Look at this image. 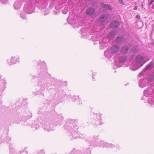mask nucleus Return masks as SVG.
<instances>
[{"label":"nucleus","mask_w":154,"mask_h":154,"mask_svg":"<svg viewBox=\"0 0 154 154\" xmlns=\"http://www.w3.org/2000/svg\"><path fill=\"white\" fill-rule=\"evenodd\" d=\"M65 129L68 130L71 134L69 137L70 138L77 139L79 137L77 130L78 129V126L77 122L72 121H67L64 126Z\"/></svg>","instance_id":"1"},{"label":"nucleus","mask_w":154,"mask_h":154,"mask_svg":"<svg viewBox=\"0 0 154 154\" xmlns=\"http://www.w3.org/2000/svg\"><path fill=\"white\" fill-rule=\"evenodd\" d=\"M143 93L144 96L142 97V99L145 100V97H149L146 99L148 102L150 104H154V87L148 88L145 90Z\"/></svg>","instance_id":"2"},{"label":"nucleus","mask_w":154,"mask_h":154,"mask_svg":"<svg viewBox=\"0 0 154 154\" xmlns=\"http://www.w3.org/2000/svg\"><path fill=\"white\" fill-rule=\"evenodd\" d=\"M136 61L137 63V64L134 65V67L132 66L130 67V69L132 70L135 71L139 69L146 62V61L145 60V56L138 55L137 56Z\"/></svg>","instance_id":"3"},{"label":"nucleus","mask_w":154,"mask_h":154,"mask_svg":"<svg viewBox=\"0 0 154 154\" xmlns=\"http://www.w3.org/2000/svg\"><path fill=\"white\" fill-rule=\"evenodd\" d=\"M98 137L97 136H94L93 138L91 137L89 140L88 139V141L89 142H90V144L91 146L94 145L95 146H102L103 147H107L108 143L107 142H104L103 141H98L96 144L95 141L98 139Z\"/></svg>","instance_id":"4"},{"label":"nucleus","mask_w":154,"mask_h":154,"mask_svg":"<svg viewBox=\"0 0 154 154\" xmlns=\"http://www.w3.org/2000/svg\"><path fill=\"white\" fill-rule=\"evenodd\" d=\"M101 114H94L93 115V121L91 123L96 125H101L104 124L101 117Z\"/></svg>","instance_id":"5"},{"label":"nucleus","mask_w":154,"mask_h":154,"mask_svg":"<svg viewBox=\"0 0 154 154\" xmlns=\"http://www.w3.org/2000/svg\"><path fill=\"white\" fill-rule=\"evenodd\" d=\"M35 8L34 6L31 3H26L25 4L24 7V10L25 12L28 14L33 13Z\"/></svg>","instance_id":"6"},{"label":"nucleus","mask_w":154,"mask_h":154,"mask_svg":"<svg viewBox=\"0 0 154 154\" xmlns=\"http://www.w3.org/2000/svg\"><path fill=\"white\" fill-rule=\"evenodd\" d=\"M127 57L125 55H123L120 56L119 58L118 62L115 60L114 64L116 66L118 67H120L122 65L123 63L125 62L127 60Z\"/></svg>","instance_id":"7"},{"label":"nucleus","mask_w":154,"mask_h":154,"mask_svg":"<svg viewBox=\"0 0 154 154\" xmlns=\"http://www.w3.org/2000/svg\"><path fill=\"white\" fill-rule=\"evenodd\" d=\"M20 61L19 57H12L10 58L7 60V64L9 65L14 64Z\"/></svg>","instance_id":"8"},{"label":"nucleus","mask_w":154,"mask_h":154,"mask_svg":"<svg viewBox=\"0 0 154 154\" xmlns=\"http://www.w3.org/2000/svg\"><path fill=\"white\" fill-rule=\"evenodd\" d=\"M148 83H149V82L147 79H142L139 80V86L140 87L142 88L146 86Z\"/></svg>","instance_id":"9"},{"label":"nucleus","mask_w":154,"mask_h":154,"mask_svg":"<svg viewBox=\"0 0 154 154\" xmlns=\"http://www.w3.org/2000/svg\"><path fill=\"white\" fill-rule=\"evenodd\" d=\"M110 51L113 54H115L119 51L120 49V47L116 45H113L110 48Z\"/></svg>","instance_id":"10"},{"label":"nucleus","mask_w":154,"mask_h":154,"mask_svg":"<svg viewBox=\"0 0 154 154\" xmlns=\"http://www.w3.org/2000/svg\"><path fill=\"white\" fill-rule=\"evenodd\" d=\"M95 11V9L92 7H90L86 10V13L87 15L91 16L94 14Z\"/></svg>","instance_id":"11"},{"label":"nucleus","mask_w":154,"mask_h":154,"mask_svg":"<svg viewBox=\"0 0 154 154\" xmlns=\"http://www.w3.org/2000/svg\"><path fill=\"white\" fill-rule=\"evenodd\" d=\"M108 16L105 14H102L100 15L99 20L101 23H103L106 21L108 19Z\"/></svg>","instance_id":"12"},{"label":"nucleus","mask_w":154,"mask_h":154,"mask_svg":"<svg viewBox=\"0 0 154 154\" xmlns=\"http://www.w3.org/2000/svg\"><path fill=\"white\" fill-rule=\"evenodd\" d=\"M44 129L45 130L47 131H49L54 130L53 128V125L52 124H48L44 125Z\"/></svg>","instance_id":"13"},{"label":"nucleus","mask_w":154,"mask_h":154,"mask_svg":"<svg viewBox=\"0 0 154 154\" xmlns=\"http://www.w3.org/2000/svg\"><path fill=\"white\" fill-rule=\"evenodd\" d=\"M38 85L41 86V90L43 91L47 87V85L44 83L43 80L39 81L38 82Z\"/></svg>","instance_id":"14"},{"label":"nucleus","mask_w":154,"mask_h":154,"mask_svg":"<svg viewBox=\"0 0 154 154\" xmlns=\"http://www.w3.org/2000/svg\"><path fill=\"white\" fill-rule=\"evenodd\" d=\"M119 22L115 20L111 21L110 23V26L112 29L117 27L119 26Z\"/></svg>","instance_id":"15"},{"label":"nucleus","mask_w":154,"mask_h":154,"mask_svg":"<svg viewBox=\"0 0 154 154\" xmlns=\"http://www.w3.org/2000/svg\"><path fill=\"white\" fill-rule=\"evenodd\" d=\"M113 54V53L110 51V49H107L104 52V55L107 58L111 57L112 56Z\"/></svg>","instance_id":"16"},{"label":"nucleus","mask_w":154,"mask_h":154,"mask_svg":"<svg viewBox=\"0 0 154 154\" xmlns=\"http://www.w3.org/2000/svg\"><path fill=\"white\" fill-rule=\"evenodd\" d=\"M115 33V30H112L107 34V37L110 39H112L114 37Z\"/></svg>","instance_id":"17"},{"label":"nucleus","mask_w":154,"mask_h":154,"mask_svg":"<svg viewBox=\"0 0 154 154\" xmlns=\"http://www.w3.org/2000/svg\"><path fill=\"white\" fill-rule=\"evenodd\" d=\"M108 147H110L111 148H115V149L116 150H119L120 147L119 145H115L112 143H108Z\"/></svg>","instance_id":"18"},{"label":"nucleus","mask_w":154,"mask_h":154,"mask_svg":"<svg viewBox=\"0 0 154 154\" xmlns=\"http://www.w3.org/2000/svg\"><path fill=\"white\" fill-rule=\"evenodd\" d=\"M21 4L19 1H16L14 3V6L15 9H18L21 7Z\"/></svg>","instance_id":"19"},{"label":"nucleus","mask_w":154,"mask_h":154,"mask_svg":"<svg viewBox=\"0 0 154 154\" xmlns=\"http://www.w3.org/2000/svg\"><path fill=\"white\" fill-rule=\"evenodd\" d=\"M101 5L103 8H105L106 10H112L111 6L108 4H104L103 2H101Z\"/></svg>","instance_id":"20"},{"label":"nucleus","mask_w":154,"mask_h":154,"mask_svg":"<svg viewBox=\"0 0 154 154\" xmlns=\"http://www.w3.org/2000/svg\"><path fill=\"white\" fill-rule=\"evenodd\" d=\"M116 41L117 43L121 44L123 42L124 38L122 36H118L116 39Z\"/></svg>","instance_id":"21"},{"label":"nucleus","mask_w":154,"mask_h":154,"mask_svg":"<svg viewBox=\"0 0 154 154\" xmlns=\"http://www.w3.org/2000/svg\"><path fill=\"white\" fill-rule=\"evenodd\" d=\"M63 118L62 116H60L58 119H56V125H60L61 124V122L63 120Z\"/></svg>","instance_id":"22"},{"label":"nucleus","mask_w":154,"mask_h":154,"mask_svg":"<svg viewBox=\"0 0 154 154\" xmlns=\"http://www.w3.org/2000/svg\"><path fill=\"white\" fill-rule=\"evenodd\" d=\"M128 50V48L127 46H124L122 48L121 51L123 54H126L127 53Z\"/></svg>","instance_id":"23"},{"label":"nucleus","mask_w":154,"mask_h":154,"mask_svg":"<svg viewBox=\"0 0 154 154\" xmlns=\"http://www.w3.org/2000/svg\"><path fill=\"white\" fill-rule=\"evenodd\" d=\"M153 67V64L152 62L148 64L146 66V69H150L152 68Z\"/></svg>","instance_id":"24"},{"label":"nucleus","mask_w":154,"mask_h":154,"mask_svg":"<svg viewBox=\"0 0 154 154\" xmlns=\"http://www.w3.org/2000/svg\"><path fill=\"white\" fill-rule=\"evenodd\" d=\"M147 80L149 82V81H152L154 80V75H150L149 76L148 78L147 79Z\"/></svg>","instance_id":"25"},{"label":"nucleus","mask_w":154,"mask_h":154,"mask_svg":"<svg viewBox=\"0 0 154 154\" xmlns=\"http://www.w3.org/2000/svg\"><path fill=\"white\" fill-rule=\"evenodd\" d=\"M20 17L23 19H25L26 17V15L24 12H22L20 13Z\"/></svg>","instance_id":"26"},{"label":"nucleus","mask_w":154,"mask_h":154,"mask_svg":"<svg viewBox=\"0 0 154 154\" xmlns=\"http://www.w3.org/2000/svg\"><path fill=\"white\" fill-rule=\"evenodd\" d=\"M154 2V0H149L148 2V6H150L151 5H152Z\"/></svg>","instance_id":"27"},{"label":"nucleus","mask_w":154,"mask_h":154,"mask_svg":"<svg viewBox=\"0 0 154 154\" xmlns=\"http://www.w3.org/2000/svg\"><path fill=\"white\" fill-rule=\"evenodd\" d=\"M0 1L2 3L5 4L7 2L8 0H0Z\"/></svg>","instance_id":"28"},{"label":"nucleus","mask_w":154,"mask_h":154,"mask_svg":"<svg viewBox=\"0 0 154 154\" xmlns=\"http://www.w3.org/2000/svg\"><path fill=\"white\" fill-rule=\"evenodd\" d=\"M145 70V69H144L143 71L140 73L139 75V76L140 77L141 76V75L143 74V72Z\"/></svg>","instance_id":"29"},{"label":"nucleus","mask_w":154,"mask_h":154,"mask_svg":"<svg viewBox=\"0 0 154 154\" xmlns=\"http://www.w3.org/2000/svg\"><path fill=\"white\" fill-rule=\"evenodd\" d=\"M75 154H83V153L81 151H76L75 152Z\"/></svg>","instance_id":"30"},{"label":"nucleus","mask_w":154,"mask_h":154,"mask_svg":"<svg viewBox=\"0 0 154 154\" xmlns=\"http://www.w3.org/2000/svg\"><path fill=\"white\" fill-rule=\"evenodd\" d=\"M119 1L121 4H123V0H119Z\"/></svg>","instance_id":"31"},{"label":"nucleus","mask_w":154,"mask_h":154,"mask_svg":"<svg viewBox=\"0 0 154 154\" xmlns=\"http://www.w3.org/2000/svg\"><path fill=\"white\" fill-rule=\"evenodd\" d=\"M74 98H73V99H79V97L78 96H75V97H73Z\"/></svg>","instance_id":"32"},{"label":"nucleus","mask_w":154,"mask_h":154,"mask_svg":"<svg viewBox=\"0 0 154 154\" xmlns=\"http://www.w3.org/2000/svg\"><path fill=\"white\" fill-rule=\"evenodd\" d=\"M137 9V7L136 6H135L134 8V10H136Z\"/></svg>","instance_id":"33"},{"label":"nucleus","mask_w":154,"mask_h":154,"mask_svg":"<svg viewBox=\"0 0 154 154\" xmlns=\"http://www.w3.org/2000/svg\"><path fill=\"white\" fill-rule=\"evenodd\" d=\"M136 18H140V16L139 15H137L136 16Z\"/></svg>","instance_id":"34"},{"label":"nucleus","mask_w":154,"mask_h":154,"mask_svg":"<svg viewBox=\"0 0 154 154\" xmlns=\"http://www.w3.org/2000/svg\"><path fill=\"white\" fill-rule=\"evenodd\" d=\"M3 81L4 82V84H5L6 83V82L5 80H3Z\"/></svg>","instance_id":"35"},{"label":"nucleus","mask_w":154,"mask_h":154,"mask_svg":"<svg viewBox=\"0 0 154 154\" xmlns=\"http://www.w3.org/2000/svg\"><path fill=\"white\" fill-rule=\"evenodd\" d=\"M39 127V126L38 125L37 126H36L35 128V129H38V128Z\"/></svg>","instance_id":"36"},{"label":"nucleus","mask_w":154,"mask_h":154,"mask_svg":"<svg viewBox=\"0 0 154 154\" xmlns=\"http://www.w3.org/2000/svg\"><path fill=\"white\" fill-rule=\"evenodd\" d=\"M137 48H136V50L134 51V52H135V53H136V52H137Z\"/></svg>","instance_id":"37"},{"label":"nucleus","mask_w":154,"mask_h":154,"mask_svg":"<svg viewBox=\"0 0 154 154\" xmlns=\"http://www.w3.org/2000/svg\"><path fill=\"white\" fill-rule=\"evenodd\" d=\"M38 94V91H36V92L35 94Z\"/></svg>","instance_id":"38"},{"label":"nucleus","mask_w":154,"mask_h":154,"mask_svg":"<svg viewBox=\"0 0 154 154\" xmlns=\"http://www.w3.org/2000/svg\"><path fill=\"white\" fill-rule=\"evenodd\" d=\"M25 153H26V154H27L28 153V152L27 151H26L25 152Z\"/></svg>","instance_id":"39"},{"label":"nucleus","mask_w":154,"mask_h":154,"mask_svg":"<svg viewBox=\"0 0 154 154\" xmlns=\"http://www.w3.org/2000/svg\"><path fill=\"white\" fill-rule=\"evenodd\" d=\"M12 153L11 152H10V154H11Z\"/></svg>","instance_id":"40"},{"label":"nucleus","mask_w":154,"mask_h":154,"mask_svg":"<svg viewBox=\"0 0 154 154\" xmlns=\"http://www.w3.org/2000/svg\"><path fill=\"white\" fill-rule=\"evenodd\" d=\"M99 43L100 44V42H99Z\"/></svg>","instance_id":"41"}]
</instances>
